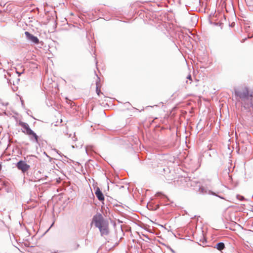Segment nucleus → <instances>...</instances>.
Returning <instances> with one entry per match:
<instances>
[{
    "mask_svg": "<svg viewBox=\"0 0 253 253\" xmlns=\"http://www.w3.org/2000/svg\"><path fill=\"white\" fill-rule=\"evenodd\" d=\"M92 224H94L95 227L98 228L101 235H106L109 233L108 222L104 220L100 213L93 216Z\"/></svg>",
    "mask_w": 253,
    "mask_h": 253,
    "instance_id": "nucleus-2",
    "label": "nucleus"
},
{
    "mask_svg": "<svg viewBox=\"0 0 253 253\" xmlns=\"http://www.w3.org/2000/svg\"><path fill=\"white\" fill-rule=\"evenodd\" d=\"M19 125L24 129V130H22V132L27 135H28L32 131V130L31 129L29 125L27 123L20 122L19 123Z\"/></svg>",
    "mask_w": 253,
    "mask_h": 253,
    "instance_id": "nucleus-4",
    "label": "nucleus"
},
{
    "mask_svg": "<svg viewBox=\"0 0 253 253\" xmlns=\"http://www.w3.org/2000/svg\"><path fill=\"white\" fill-rule=\"evenodd\" d=\"M235 95L240 98L242 104L245 108H253V92L246 86H242L234 89Z\"/></svg>",
    "mask_w": 253,
    "mask_h": 253,
    "instance_id": "nucleus-1",
    "label": "nucleus"
},
{
    "mask_svg": "<svg viewBox=\"0 0 253 253\" xmlns=\"http://www.w3.org/2000/svg\"><path fill=\"white\" fill-rule=\"evenodd\" d=\"M187 79H189V80H191V76L190 75H189L188 77H187Z\"/></svg>",
    "mask_w": 253,
    "mask_h": 253,
    "instance_id": "nucleus-14",
    "label": "nucleus"
},
{
    "mask_svg": "<svg viewBox=\"0 0 253 253\" xmlns=\"http://www.w3.org/2000/svg\"><path fill=\"white\" fill-rule=\"evenodd\" d=\"M97 81L96 83V92L98 96H100V94H102V93L101 92V84L100 83V79L99 78H97Z\"/></svg>",
    "mask_w": 253,
    "mask_h": 253,
    "instance_id": "nucleus-8",
    "label": "nucleus"
},
{
    "mask_svg": "<svg viewBox=\"0 0 253 253\" xmlns=\"http://www.w3.org/2000/svg\"><path fill=\"white\" fill-rule=\"evenodd\" d=\"M80 247V245L77 243H74L72 246V250L73 251L77 250Z\"/></svg>",
    "mask_w": 253,
    "mask_h": 253,
    "instance_id": "nucleus-11",
    "label": "nucleus"
},
{
    "mask_svg": "<svg viewBox=\"0 0 253 253\" xmlns=\"http://www.w3.org/2000/svg\"><path fill=\"white\" fill-rule=\"evenodd\" d=\"M16 167L23 172L27 171L30 169V166L22 161L18 162L16 164Z\"/></svg>",
    "mask_w": 253,
    "mask_h": 253,
    "instance_id": "nucleus-3",
    "label": "nucleus"
},
{
    "mask_svg": "<svg viewBox=\"0 0 253 253\" xmlns=\"http://www.w3.org/2000/svg\"><path fill=\"white\" fill-rule=\"evenodd\" d=\"M228 177L229 178V180H231V176L229 174V173H228Z\"/></svg>",
    "mask_w": 253,
    "mask_h": 253,
    "instance_id": "nucleus-13",
    "label": "nucleus"
},
{
    "mask_svg": "<svg viewBox=\"0 0 253 253\" xmlns=\"http://www.w3.org/2000/svg\"><path fill=\"white\" fill-rule=\"evenodd\" d=\"M159 226H161V225H160V224H159ZM161 226H162V227H163V225H161Z\"/></svg>",
    "mask_w": 253,
    "mask_h": 253,
    "instance_id": "nucleus-15",
    "label": "nucleus"
},
{
    "mask_svg": "<svg viewBox=\"0 0 253 253\" xmlns=\"http://www.w3.org/2000/svg\"><path fill=\"white\" fill-rule=\"evenodd\" d=\"M216 248L218 250L221 251L222 250H223L225 246H224V243H223L222 242H220L216 244Z\"/></svg>",
    "mask_w": 253,
    "mask_h": 253,
    "instance_id": "nucleus-10",
    "label": "nucleus"
},
{
    "mask_svg": "<svg viewBox=\"0 0 253 253\" xmlns=\"http://www.w3.org/2000/svg\"><path fill=\"white\" fill-rule=\"evenodd\" d=\"M25 34L26 38L33 43L36 44H38L39 43V40L37 37L34 36L28 32H25Z\"/></svg>",
    "mask_w": 253,
    "mask_h": 253,
    "instance_id": "nucleus-5",
    "label": "nucleus"
},
{
    "mask_svg": "<svg viewBox=\"0 0 253 253\" xmlns=\"http://www.w3.org/2000/svg\"><path fill=\"white\" fill-rule=\"evenodd\" d=\"M237 198L239 200H241V201L243 200L244 199V197H243L242 196H240V195H237Z\"/></svg>",
    "mask_w": 253,
    "mask_h": 253,
    "instance_id": "nucleus-12",
    "label": "nucleus"
},
{
    "mask_svg": "<svg viewBox=\"0 0 253 253\" xmlns=\"http://www.w3.org/2000/svg\"><path fill=\"white\" fill-rule=\"evenodd\" d=\"M28 135L31 136V139H32L33 137L37 143H39V137L32 130Z\"/></svg>",
    "mask_w": 253,
    "mask_h": 253,
    "instance_id": "nucleus-9",
    "label": "nucleus"
},
{
    "mask_svg": "<svg viewBox=\"0 0 253 253\" xmlns=\"http://www.w3.org/2000/svg\"><path fill=\"white\" fill-rule=\"evenodd\" d=\"M95 194L99 201H103L104 200V195L99 188L97 187L95 192Z\"/></svg>",
    "mask_w": 253,
    "mask_h": 253,
    "instance_id": "nucleus-6",
    "label": "nucleus"
},
{
    "mask_svg": "<svg viewBox=\"0 0 253 253\" xmlns=\"http://www.w3.org/2000/svg\"><path fill=\"white\" fill-rule=\"evenodd\" d=\"M199 192L203 194H212L214 195V193L211 192V190L207 189L203 186H201L199 188Z\"/></svg>",
    "mask_w": 253,
    "mask_h": 253,
    "instance_id": "nucleus-7",
    "label": "nucleus"
}]
</instances>
